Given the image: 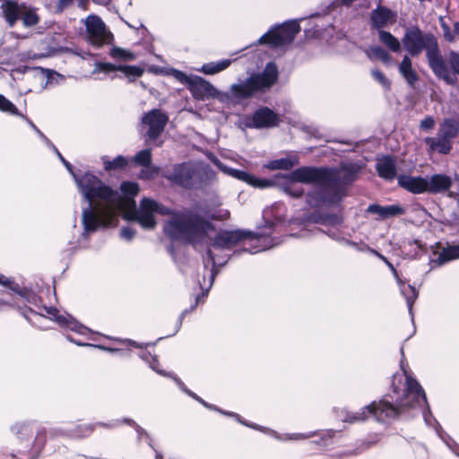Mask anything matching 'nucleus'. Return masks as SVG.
Masks as SVG:
<instances>
[{
  "label": "nucleus",
  "mask_w": 459,
  "mask_h": 459,
  "mask_svg": "<svg viewBox=\"0 0 459 459\" xmlns=\"http://www.w3.org/2000/svg\"><path fill=\"white\" fill-rule=\"evenodd\" d=\"M402 292L406 296L407 304L411 308L413 301L417 299L418 296L415 288L412 286H408V292H405V290H402Z\"/></svg>",
  "instance_id": "obj_45"
},
{
  "label": "nucleus",
  "mask_w": 459,
  "mask_h": 459,
  "mask_svg": "<svg viewBox=\"0 0 459 459\" xmlns=\"http://www.w3.org/2000/svg\"><path fill=\"white\" fill-rule=\"evenodd\" d=\"M33 421H18L10 427V431L18 440V447L10 455V459H37L44 446L47 429L39 427L35 431Z\"/></svg>",
  "instance_id": "obj_4"
},
{
  "label": "nucleus",
  "mask_w": 459,
  "mask_h": 459,
  "mask_svg": "<svg viewBox=\"0 0 459 459\" xmlns=\"http://www.w3.org/2000/svg\"><path fill=\"white\" fill-rule=\"evenodd\" d=\"M74 0H57V4L56 6V13H61L66 9Z\"/></svg>",
  "instance_id": "obj_48"
},
{
  "label": "nucleus",
  "mask_w": 459,
  "mask_h": 459,
  "mask_svg": "<svg viewBox=\"0 0 459 459\" xmlns=\"http://www.w3.org/2000/svg\"><path fill=\"white\" fill-rule=\"evenodd\" d=\"M59 159V160L63 163V165L65 167L66 170L69 172V174L72 176L78 191L81 193L82 201H86V172L82 173L80 170H75L74 166L65 159V157L61 154V152L57 150V148L54 145V148H49Z\"/></svg>",
  "instance_id": "obj_14"
},
{
  "label": "nucleus",
  "mask_w": 459,
  "mask_h": 459,
  "mask_svg": "<svg viewBox=\"0 0 459 459\" xmlns=\"http://www.w3.org/2000/svg\"><path fill=\"white\" fill-rule=\"evenodd\" d=\"M168 117L160 110L153 109L146 113L142 118V126L151 140L156 139L163 131Z\"/></svg>",
  "instance_id": "obj_10"
},
{
  "label": "nucleus",
  "mask_w": 459,
  "mask_h": 459,
  "mask_svg": "<svg viewBox=\"0 0 459 459\" xmlns=\"http://www.w3.org/2000/svg\"><path fill=\"white\" fill-rule=\"evenodd\" d=\"M169 74L172 75L174 78H176L179 82L186 84L188 88L193 81V76H188L183 72H180L176 69H171L169 72Z\"/></svg>",
  "instance_id": "obj_43"
},
{
  "label": "nucleus",
  "mask_w": 459,
  "mask_h": 459,
  "mask_svg": "<svg viewBox=\"0 0 459 459\" xmlns=\"http://www.w3.org/2000/svg\"><path fill=\"white\" fill-rule=\"evenodd\" d=\"M373 78L380 83L384 88L388 89L390 87V81L385 75L379 70L374 69L371 72Z\"/></svg>",
  "instance_id": "obj_44"
},
{
  "label": "nucleus",
  "mask_w": 459,
  "mask_h": 459,
  "mask_svg": "<svg viewBox=\"0 0 459 459\" xmlns=\"http://www.w3.org/2000/svg\"><path fill=\"white\" fill-rule=\"evenodd\" d=\"M456 258H459V247L452 246L443 248V250L438 253L437 261L439 264H443Z\"/></svg>",
  "instance_id": "obj_37"
},
{
  "label": "nucleus",
  "mask_w": 459,
  "mask_h": 459,
  "mask_svg": "<svg viewBox=\"0 0 459 459\" xmlns=\"http://www.w3.org/2000/svg\"><path fill=\"white\" fill-rule=\"evenodd\" d=\"M402 43L403 48L412 56H419L423 49L426 50L428 55L429 51L435 49V47L437 45V40L432 35L423 34L417 27L406 30Z\"/></svg>",
  "instance_id": "obj_7"
},
{
  "label": "nucleus",
  "mask_w": 459,
  "mask_h": 459,
  "mask_svg": "<svg viewBox=\"0 0 459 459\" xmlns=\"http://www.w3.org/2000/svg\"><path fill=\"white\" fill-rule=\"evenodd\" d=\"M99 72H104V73H109L113 71H121L125 74L126 76L129 78H135L140 77L143 74V69L140 68L138 66H131V65H119L116 66L114 65L106 63V64H99L97 65V69L93 72L96 73Z\"/></svg>",
  "instance_id": "obj_23"
},
{
  "label": "nucleus",
  "mask_w": 459,
  "mask_h": 459,
  "mask_svg": "<svg viewBox=\"0 0 459 459\" xmlns=\"http://www.w3.org/2000/svg\"><path fill=\"white\" fill-rule=\"evenodd\" d=\"M368 57L371 60H380L388 63L391 59L390 55L381 47L373 46L366 50Z\"/></svg>",
  "instance_id": "obj_36"
},
{
  "label": "nucleus",
  "mask_w": 459,
  "mask_h": 459,
  "mask_svg": "<svg viewBox=\"0 0 459 459\" xmlns=\"http://www.w3.org/2000/svg\"><path fill=\"white\" fill-rule=\"evenodd\" d=\"M449 62L455 73L459 74V55L451 53Z\"/></svg>",
  "instance_id": "obj_47"
},
{
  "label": "nucleus",
  "mask_w": 459,
  "mask_h": 459,
  "mask_svg": "<svg viewBox=\"0 0 459 459\" xmlns=\"http://www.w3.org/2000/svg\"><path fill=\"white\" fill-rule=\"evenodd\" d=\"M230 64L231 61L229 59H223L219 62H211L203 65V66L200 69H197V71L204 74L212 75L226 70Z\"/></svg>",
  "instance_id": "obj_32"
},
{
  "label": "nucleus",
  "mask_w": 459,
  "mask_h": 459,
  "mask_svg": "<svg viewBox=\"0 0 459 459\" xmlns=\"http://www.w3.org/2000/svg\"><path fill=\"white\" fill-rule=\"evenodd\" d=\"M381 258L386 263V264L389 266V268L392 270V272L394 273V274L395 276H397V272L396 270L394 269V267L393 266L392 264H390L384 256H381Z\"/></svg>",
  "instance_id": "obj_54"
},
{
  "label": "nucleus",
  "mask_w": 459,
  "mask_h": 459,
  "mask_svg": "<svg viewBox=\"0 0 459 459\" xmlns=\"http://www.w3.org/2000/svg\"><path fill=\"white\" fill-rule=\"evenodd\" d=\"M0 284L8 287L12 291L18 294L22 301H26L29 304L36 305L39 300V298L34 293L26 289H22L17 283H14L12 279L5 277L2 273H0Z\"/></svg>",
  "instance_id": "obj_21"
},
{
  "label": "nucleus",
  "mask_w": 459,
  "mask_h": 459,
  "mask_svg": "<svg viewBox=\"0 0 459 459\" xmlns=\"http://www.w3.org/2000/svg\"><path fill=\"white\" fill-rule=\"evenodd\" d=\"M70 431H71V429H68L55 428V429H50V434L52 436H65V435L72 436V434L69 433Z\"/></svg>",
  "instance_id": "obj_49"
},
{
  "label": "nucleus",
  "mask_w": 459,
  "mask_h": 459,
  "mask_svg": "<svg viewBox=\"0 0 459 459\" xmlns=\"http://www.w3.org/2000/svg\"><path fill=\"white\" fill-rule=\"evenodd\" d=\"M399 185L407 191L413 194L427 192V178L402 175L398 177Z\"/></svg>",
  "instance_id": "obj_19"
},
{
  "label": "nucleus",
  "mask_w": 459,
  "mask_h": 459,
  "mask_svg": "<svg viewBox=\"0 0 459 459\" xmlns=\"http://www.w3.org/2000/svg\"><path fill=\"white\" fill-rule=\"evenodd\" d=\"M188 89L198 100L217 98L220 101L226 102L229 99L228 93L220 92L212 84L199 76H193Z\"/></svg>",
  "instance_id": "obj_9"
},
{
  "label": "nucleus",
  "mask_w": 459,
  "mask_h": 459,
  "mask_svg": "<svg viewBox=\"0 0 459 459\" xmlns=\"http://www.w3.org/2000/svg\"><path fill=\"white\" fill-rule=\"evenodd\" d=\"M50 327H51V325H46V324H43V325H42V329H43V330L48 329V328H50Z\"/></svg>",
  "instance_id": "obj_60"
},
{
  "label": "nucleus",
  "mask_w": 459,
  "mask_h": 459,
  "mask_svg": "<svg viewBox=\"0 0 459 459\" xmlns=\"http://www.w3.org/2000/svg\"><path fill=\"white\" fill-rule=\"evenodd\" d=\"M357 173V169L353 165H343L339 172L338 178L342 181H351Z\"/></svg>",
  "instance_id": "obj_41"
},
{
  "label": "nucleus",
  "mask_w": 459,
  "mask_h": 459,
  "mask_svg": "<svg viewBox=\"0 0 459 459\" xmlns=\"http://www.w3.org/2000/svg\"><path fill=\"white\" fill-rule=\"evenodd\" d=\"M110 56L113 58L122 61H132L135 59V55L128 49L114 47L110 49Z\"/></svg>",
  "instance_id": "obj_38"
},
{
  "label": "nucleus",
  "mask_w": 459,
  "mask_h": 459,
  "mask_svg": "<svg viewBox=\"0 0 459 459\" xmlns=\"http://www.w3.org/2000/svg\"><path fill=\"white\" fill-rule=\"evenodd\" d=\"M39 299L37 301L39 302ZM34 307H28L22 310L18 302L13 300H5L0 299V309L2 307L8 306L19 307L22 310V316L30 324L37 325L42 319L43 323L57 324L59 326L67 329L70 333L66 334V339L78 345L86 346V326L78 322L69 314L60 312L56 307L39 306L38 303L32 304Z\"/></svg>",
  "instance_id": "obj_2"
},
{
  "label": "nucleus",
  "mask_w": 459,
  "mask_h": 459,
  "mask_svg": "<svg viewBox=\"0 0 459 459\" xmlns=\"http://www.w3.org/2000/svg\"><path fill=\"white\" fill-rule=\"evenodd\" d=\"M399 72L410 85H413L418 81V74L413 70L411 61L407 56L403 58L399 65Z\"/></svg>",
  "instance_id": "obj_30"
},
{
  "label": "nucleus",
  "mask_w": 459,
  "mask_h": 459,
  "mask_svg": "<svg viewBox=\"0 0 459 459\" xmlns=\"http://www.w3.org/2000/svg\"><path fill=\"white\" fill-rule=\"evenodd\" d=\"M325 178V172L324 170L314 168H301L294 170L290 176L292 182L306 184L320 182Z\"/></svg>",
  "instance_id": "obj_15"
},
{
  "label": "nucleus",
  "mask_w": 459,
  "mask_h": 459,
  "mask_svg": "<svg viewBox=\"0 0 459 459\" xmlns=\"http://www.w3.org/2000/svg\"><path fill=\"white\" fill-rule=\"evenodd\" d=\"M455 31L459 34V22L455 24Z\"/></svg>",
  "instance_id": "obj_58"
},
{
  "label": "nucleus",
  "mask_w": 459,
  "mask_h": 459,
  "mask_svg": "<svg viewBox=\"0 0 459 459\" xmlns=\"http://www.w3.org/2000/svg\"><path fill=\"white\" fill-rule=\"evenodd\" d=\"M299 30L300 28L298 22L291 21L269 30L259 39L258 43L261 45L279 47L291 42Z\"/></svg>",
  "instance_id": "obj_8"
},
{
  "label": "nucleus",
  "mask_w": 459,
  "mask_h": 459,
  "mask_svg": "<svg viewBox=\"0 0 459 459\" xmlns=\"http://www.w3.org/2000/svg\"><path fill=\"white\" fill-rule=\"evenodd\" d=\"M405 402H402L400 407L412 406L414 403H420V401L426 402V395L418 382L411 377H406Z\"/></svg>",
  "instance_id": "obj_16"
},
{
  "label": "nucleus",
  "mask_w": 459,
  "mask_h": 459,
  "mask_svg": "<svg viewBox=\"0 0 459 459\" xmlns=\"http://www.w3.org/2000/svg\"><path fill=\"white\" fill-rule=\"evenodd\" d=\"M152 160V152L150 150H143L139 152L134 158L135 164L147 167L141 172V178H150L158 174V169L155 167H149Z\"/></svg>",
  "instance_id": "obj_24"
},
{
  "label": "nucleus",
  "mask_w": 459,
  "mask_h": 459,
  "mask_svg": "<svg viewBox=\"0 0 459 459\" xmlns=\"http://www.w3.org/2000/svg\"><path fill=\"white\" fill-rule=\"evenodd\" d=\"M213 162L225 174H228L233 178L245 181L255 187L265 188L273 186V182L270 180L259 179L247 172L234 169H230L227 166L223 165L217 159H214Z\"/></svg>",
  "instance_id": "obj_13"
},
{
  "label": "nucleus",
  "mask_w": 459,
  "mask_h": 459,
  "mask_svg": "<svg viewBox=\"0 0 459 459\" xmlns=\"http://www.w3.org/2000/svg\"><path fill=\"white\" fill-rule=\"evenodd\" d=\"M243 238L239 231H225L221 233L215 242V245L220 247H227L231 244L237 243Z\"/></svg>",
  "instance_id": "obj_34"
},
{
  "label": "nucleus",
  "mask_w": 459,
  "mask_h": 459,
  "mask_svg": "<svg viewBox=\"0 0 459 459\" xmlns=\"http://www.w3.org/2000/svg\"><path fill=\"white\" fill-rule=\"evenodd\" d=\"M372 23L375 27L382 28L395 22V16L389 10L378 8L371 15Z\"/></svg>",
  "instance_id": "obj_28"
},
{
  "label": "nucleus",
  "mask_w": 459,
  "mask_h": 459,
  "mask_svg": "<svg viewBox=\"0 0 459 459\" xmlns=\"http://www.w3.org/2000/svg\"><path fill=\"white\" fill-rule=\"evenodd\" d=\"M286 191L290 194V195H293L295 196H299L301 195V192L300 191H295L294 193L290 192V189H286Z\"/></svg>",
  "instance_id": "obj_56"
},
{
  "label": "nucleus",
  "mask_w": 459,
  "mask_h": 459,
  "mask_svg": "<svg viewBox=\"0 0 459 459\" xmlns=\"http://www.w3.org/2000/svg\"><path fill=\"white\" fill-rule=\"evenodd\" d=\"M442 27L444 30V37L446 38V39H447L448 41H452L454 39V37H453L449 28L446 25H445L444 23L442 24Z\"/></svg>",
  "instance_id": "obj_52"
},
{
  "label": "nucleus",
  "mask_w": 459,
  "mask_h": 459,
  "mask_svg": "<svg viewBox=\"0 0 459 459\" xmlns=\"http://www.w3.org/2000/svg\"><path fill=\"white\" fill-rule=\"evenodd\" d=\"M379 40L393 52L401 51V42L390 32L379 30Z\"/></svg>",
  "instance_id": "obj_35"
},
{
  "label": "nucleus",
  "mask_w": 459,
  "mask_h": 459,
  "mask_svg": "<svg viewBox=\"0 0 459 459\" xmlns=\"http://www.w3.org/2000/svg\"><path fill=\"white\" fill-rule=\"evenodd\" d=\"M82 22H84L86 24V20L82 19Z\"/></svg>",
  "instance_id": "obj_61"
},
{
  "label": "nucleus",
  "mask_w": 459,
  "mask_h": 459,
  "mask_svg": "<svg viewBox=\"0 0 459 459\" xmlns=\"http://www.w3.org/2000/svg\"><path fill=\"white\" fill-rule=\"evenodd\" d=\"M230 216V212L227 210L219 211L218 213L213 214L212 218L216 220H225L228 219Z\"/></svg>",
  "instance_id": "obj_51"
},
{
  "label": "nucleus",
  "mask_w": 459,
  "mask_h": 459,
  "mask_svg": "<svg viewBox=\"0 0 459 459\" xmlns=\"http://www.w3.org/2000/svg\"><path fill=\"white\" fill-rule=\"evenodd\" d=\"M0 111L7 113L12 116L22 117L26 123L32 128V130L39 135L45 145L48 148H54V143L37 127V126L26 116L22 115L16 106L5 98L3 94H0Z\"/></svg>",
  "instance_id": "obj_12"
},
{
  "label": "nucleus",
  "mask_w": 459,
  "mask_h": 459,
  "mask_svg": "<svg viewBox=\"0 0 459 459\" xmlns=\"http://www.w3.org/2000/svg\"><path fill=\"white\" fill-rule=\"evenodd\" d=\"M165 231L171 238L190 243H199L213 231L211 223L204 221L198 215L173 213L166 221Z\"/></svg>",
  "instance_id": "obj_3"
},
{
  "label": "nucleus",
  "mask_w": 459,
  "mask_h": 459,
  "mask_svg": "<svg viewBox=\"0 0 459 459\" xmlns=\"http://www.w3.org/2000/svg\"><path fill=\"white\" fill-rule=\"evenodd\" d=\"M121 237L126 240H131L134 236V231L131 228H124L121 230Z\"/></svg>",
  "instance_id": "obj_50"
},
{
  "label": "nucleus",
  "mask_w": 459,
  "mask_h": 459,
  "mask_svg": "<svg viewBox=\"0 0 459 459\" xmlns=\"http://www.w3.org/2000/svg\"><path fill=\"white\" fill-rule=\"evenodd\" d=\"M368 212L370 213H376L379 215L381 218L385 219L396 215L403 214L404 210L402 206L398 204L389 205V206H380L377 204L369 205L368 208Z\"/></svg>",
  "instance_id": "obj_29"
},
{
  "label": "nucleus",
  "mask_w": 459,
  "mask_h": 459,
  "mask_svg": "<svg viewBox=\"0 0 459 459\" xmlns=\"http://www.w3.org/2000/svg\"><path fill=\"white\" fill-rule=\"evenodd\" d=\"M427 193L438 194L449 190L453 185L451 177L446 174H434L427 178Z\"/></svg>",
  "instance_id": "obj_20"
},
{
  "label": "nucleus",
  "mask_w": 459,
  "mask_h": 459,
  "mask_svg": "<svg viewBox=\"0 0 459 459\" xmlns=\"http://www.w3.org/2000/svg\"><path fill=\"white\" fill-rule=\"evenodd\" d=\"M424 143L429 146V152H437L447 154L451 150V142L437 134L435 137H427Z\"/></svg>",
  "instance_id": "obj_27"
},
{
  "label": "nucleus",
  "mask_w": 459,
  "mask_h": 459,
  "mask_svg": "<svg viewBox=\"0 0 459 459\" xmlns=\"http://www.w3.org/2000/svg\"><path fill=\"white\" fill-rule=\"evenodd\" d=\"M278 78V70L273 63H269L262 74H254L246 81L234 83L230 88L229 99L238 101L250 98L255 91L271 88Z\"/></svg>",
  "instance_id": "obj_5"
},
{
  "label": "nucleus",
  "mask_w": 459,
  "mask_h": 459,
  "mask_svg": "<svg viewBox=\"0 0 459 459\" xmlns=\"http://www.w3.org/2000/svg\"><path fill=\"white\" fill-rule=\"evenodd\" d=\"M18 38L19 36L14 33L13 39H10L9 42L1 46V52L4 57L12 56L18 49Z\"/></svg>",
  "instance_id": "obj_40"
},
{
  "label": "nucleus",
  "mask_w": 459,
  "mask_h": 459,
  "mask_svg": "<svg viewBox=\"0 0 459 459\" xmlns=\"http://www.w3.org/2000/svg\"><path fill=\"white\" fill-rule=\"evenodd\" d=\"M126 164L127 160L123 156H117L112 161H104L105 169L108 170L124 168Z\"/></svg>",
  "instance_id": "obj_42"
},
{
  "label": "nucleus",
  "mask_w": 459,
  "mask_h": 459,
  "mask_svg": "<svg viewBox=\"0 0 459 459\" xmlns=\"http://www.w3.org/2000/svg\"><path fill=\"white\" fill-rule=\"evenodd\" d=\"M192 169L186 164L178 165L175 168L174 173L169 176V178L180 185H186L192 178Z\"/></svg>",
  "instance_id": "obj_31"
},
{
  "label": "nucleus",
  "mask_w": 459,
  "mask_h": 459,
  "mask_svg": "<svg viewBox=\"0 0 459 459\" xmlns=\"http://www.w3.org/2000/svg\"><path fill=\"white\" fill-rule=\"evenodd\" d=\"M79 5H80L82 9H85V8H86V2H85V0H80V2H79Z\"/></svg>",
  "instance_id": "obj_57"
},
{
  "label": "nucleus",
  "mask_w": 459,
  "mask_h": 459,
  "mask_svg": "<svg viewBox=\"0 0 459 459\" xmlns=\"http://www.w3.org/2000/svg\"><path fill=\"white\" fill-rule=\"evenodd\" d=\"M94 3L99 4H108L110 0H92Z\"/></svg>",
  "instance_id": "obj_55"
},
{
  "label": "nucleus",
  "mask_w": 459,
  "mask_h": 459,
  "mask_svg": "<svg viewBox=\"0 0 459 459\" xmlns=\"http://www.w3.org/2000/svg\"><path fill=\"white\" fill-rule=\"evenodd\" d=\"M362 414H364V411L362 412ZM367 416L365 415H362V416H357L355 417V420H364Z\"/></svg>",
  "instance_id": "obj_59"
},
{
  "label": "nucleus",
  "mask_w": 459,
  "mask_h": 459,
  "mask_svg": "<svg viewBox=\"0 0 459 459\" xmlns=\"http://www.w3.org/2000/svg\"><path fill=\"white\" fill-rule=\"evenodd\" d=\"M14 73H20L27 74L28 76L33 77L39 80L41 86L46 87L48 84L52 83V80L55 75H59L56 72L49 69H43L36 66H21L13 71Z\"/></svg>",
  "instance_id": "obj_17"
},
{
  "label": "nucleus",
  "mask_w": 459,
  "mask_h": 459,
  "mask_svg": "<svg viewBox=\"0 0 459 459\" xmlns=\"http://www.w3.org/2000/svg\"><path fill=\"white\" fill-rule=\"evenodd\" d=\"M294 163L289 160V159H280L276 160H273L264 167L270 170H276V169H290L293 167Z\"/></svg>",
  "instance_id": "obj_39"
},
{
  "label": "nucleus",
  "mask_w": 459,
  "mask_h": 459,
  "mask_svg": "<svg viewBox=\"0 0 459 459\" xmlns=\"http://www.w3.org/2000/svg\"><path fill=\"white\" fill-rule=\"evenodd\" d=\"M368 413H373L379 420H384L385 418H392L395 417L398 414L399 409L394 407L390 403L386 402H379V403H372L366 408Z\"/></svg>",
  "instance_id": "obj_22"
},
{
  "label": "nucleus",
  "mask_w": 459,
  "mask_h": 459,
  "mask_svg": "<svg viewBox=\"0 0 459 459\" xmlns=\"http://www.w3.org/2000/svg\"><path fill=\"white\" fill-rule=\"evenodd\" d=\"M457 132V124L451 119H446L440 125L437 134L451 142L456 136Z\"/></svg>",
  "instance_id": "obj_33"
},
{
  "label": "nucleus",
  "mask_w": 459,
  "mask_h": 459,
  "mask_svg": "<svg viewBox=\"0 0 459 459\" xmlns=\"http://www.w3.org/2000/svg\"><path fill=\"white\" fill-rule=\"evenodd\" d=\"M435 120L431 117H427L423 120H421L420 124V127L423 131H429L435 126Z\"/></svg>",
  "instance_id": "obj_46"
},
{
  "label": "nucleus",
  "mask_w": 459,
  "mask_h": 459,
  "mask_svg": "<svg viewBox=\"0 0 459 459\" xmlns=\"http://www.w3.org/2000/svg\"><path fill=\"white\" fill-rule=\"evenodd\" d=\"M253 124L255 127H271L278 124V117L267 108L257 110L253 117Z\"/></svg>",
  "instance_id": "obj_25"
},
{
  "label": "nucleus",
  "mask_w": 459,
  "mask_h": 459,
  "mask_svg": "<svg viewBox=\"0 0 459 459\" xmlns=\"http://www.w3.org/2000/svg\"><path fill=\"white\" fill-rule=\"evenodd\" d=\"M88 39L97 46L108 44L112 39V34L107 30L103 22L97 16L88 17Z\"/></svg>",
  "instance_id": "obj_11"
},
{
  "label": "nucleus",
  "mask_w": 459,
  "mask_h": 459,
  "mask_svg": "<svg viewBox=\"0 0 459 459\" xmlns=\"http://www.w3.org/2000/svg\"><path fill=\"white\" fill-rule=\"evenodd\" d=\"M377 170L378 175L385 179H392L396 174L394 160L390 157L377 159Z\"/></svg>",
  "instance_id": "obj_26"
},
{
  "label": "nucleus",
  "mask_w": 459,
  "mask_h": 459,
  "mask_svg": "<svg viewBox=\"0 0 459 459\" xmlns=\"http://www.w3.org/2000/svg\"><path fill=\"white\" fill-rule=\"evenodd\" d=\"M3 16L10 27H13L16 22L21 19L25 28L35 26L39 22V16L36 9L27 7L25 4H18L15 1L5 0L1 4Z\"/></svg>",
  "instance_id": "obj_6"
},
{
  "label": "nucleus",
  "mask_w": 459,
  "mask_h": 459,
  "mask_svg": "<svg viewBox=\"0 0 459 459\" xmlns=\"http://www.w3.org/2000/svg\"><path fill=\"white\" fill-rule=\"evenodd\" d=\"M122 195L111 191L98 178H88V230L101 226L117 225L120 211L124 219L137 221L144 229H152L156 221L155 213H164L159 204L151 199L141 202L140 210L135 209L134 196L139 192L138 184L124 182L120 186Z\"/></svg>",
  "instance_id": "obj_1"
},
{
  "label": "nucleus",
  "mask_w": 459,
  "mask_h": 459,
  "mask_svg": "<svg viewBox=\"0 0 459 459\" xmlns=\"http://www.w3.org/2000/svg\"><path fill=\"white\" fill-rule=\"evenodd\" d=\"M82 225L83 227L82 236L86 234V207L82 208Z\"/></svg>",
  "instance_id": "obj_53"
},
{
  "label": "nucleus",
  "mask_w": 459,
  "mask_h": 459,
  "mask_svg": "<svg viewBox=\"0 0 459 459\" xmlns=\"http://www.w3.org/2000/svg\"><path fill=\"white\" fill-rule=\"evenodd\" d=\"M429 64L433 70L434 74L439 78L443 79L448 83L452 82V79L449 74V71L442 58V56L438 54L437 45L435 47V49L432 51H429L427 55Z\"/></svg>",
  "instance_id": "obj_18"
}]
</instances>
